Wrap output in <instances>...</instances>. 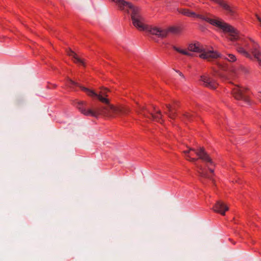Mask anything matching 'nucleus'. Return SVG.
<instances>
[{
	"mask_svg": "<svg viewBox=\"0 0 261 261\" xmlns=\"http://www.w3.org/2000/svg\"><path fill=\"white\" fill-rule=\"evenodd\" d=\"M179 13L188 16L192 17H198L202 20H204L211 24L218 27L219 29L222 30L225 33L228 34V38L231 41L236 40H243L241 38L239 32L232 26L225 23V22L219 19L211 18L207 16H205L201 15H197L195 13L190 11L187 9H178Z\"/></svg>",
	"mask_w": 261,
	"mask_h": 261,
	"instance_id": "f03ea898",
	"label": "nucleus"
},
{
	"mask_svg": "<svg viewBox=\"0 0 261 261\" xmlns=\"http://www.w3.org/2000/svg\"><path fill=\"white\" fill-rule=\"evenodd\" d=\"M247 89L234 85L232 88V94L237 100H242L247 103H250V100L246 94Z\"/></svg>",
	"mask_w": 261,
	"mask_h": 261,
	"instance_id": "6e6552de",
	"label": "nucleus"
},
{
	"mask_svg": "<svg viewBox=\"0 0 261 261\" xmlns=\"http://www.w3.org/2000/svg\"><path fill=\"white\" fill-rule=\"evenodd\" d=\"M219 56H217L215 59L220 57L223 59L226 60L229 62H234L236 61L237 58L231 54H226L225 56L218 53Z\"/></svg>",
	"mask_w": 261,
	"mask_h": 261,
	"instance_id": "2eb2a0df",
	"label": "nucleus"
},
{
	"mask_svg": "<svg viewBox=\"0 0 261 261\" xmlns=\"http://www.w3.org/2000/svg\"><path fill=\"white\" fill-rule=\"evenodd\" d=\"M239 71L241 73H243L244 74H247L249 73V69L247 68H246L244 66H241L239 67Z\"/></svg>",
	"mask_w": 261,
	"mask_h": 261,
	"instance_id": "a211bd4d",
	"label": "nucleus"
},
{
	"mask_svg": "<svg viewBox=\"0 0 261 261\" xmlns=\"http://www.w3.org/2000/svg\"><path fill=\"white\" fill-rule=\"evenodd\" d=\"M154 109V111L155 112V114H154L153 113H150L151 117L152 118V119L156 120V121L162 123L163 122V120L162 119L163 115L161 112L160 110H155V108L153 107Z\"/></svg>",
	"mask_w": 261,
	"mask_h": 261,
	"instance_id": "f8f14e48",
	"label": "nucleus"
},
{
	"mask_svg": "<svg viewBox=\"0 0 261 261\" xmlns=\"http://www.w3.org/2000/svg\"><path fill=\"white\" fill-rule=\"evenodd\" d=\"M166 108L168 109V112L165 113L171 119H174L176 116L175 109L174 107H172L169 104L166 105Z\"/></svg>",
	"mask_w": 261,
	"mask_h": 261,
	"instance_id": "4468645a",
	"label": "nucleus"
},
{
	"mask_svg": "<svg viewBox=\"0 0 261 261\" xmlns=\"http://www.w3.org/2000/svg\"><path fill=\"white\" fill-rule=\"evenodd\" d=\"M145 111H146L147 112L149 113L145 107H140V111L139 113L142 114L144 117H147L145 113Z\"/></svg>",
	"mask_w": 261,
	"mask_h": 261,
	"instance_id": "aec40b11",
	"label": "nucleus"
},
{
	"mask_svg": "<svg viewBox=\"0 0 261 261\" xmlns=\"http://www.w3.org/2000/svg\"><path fill=\"white\" fill-rule=\"evenodd\" d=\"M173 48L177 51V52L180 53V54H182L183 55H187V56H192V54L185 50H183V49H181L175 46H173Z\"/></svg>",
	"mask_w": 261,
	"mask_h": 261,
	"instance_id": "f3484780",
	"label": "nucleus"
},
{
	"mask_svg": "<svg viewBox=\"0 0 261 261\" xmlns=\"http://www.w3.org/2000/svg\"><path fill=\"white\" fill-rule=\"evenodd\" d=\"M213 209L215 212L224 216L225 212L228 210V207L222 201H218L214 206Z\"/></svg>",
	"mask_w": 261,
	"mask_h": 261,
	"instance_id": "9b49d317",
	"label": "nucleus"
},
{
	"mask_svg": "<svg viewBox=\"0 0 261 261\" xmlns=\"http://www.w3.org/2000/svg\"><path fill=\"white\" fill-rule=\"evenodd\" d=\"M184 116L189 121H192L193 120L194 115L189 113H187L186 114H185L184 115Z\"/></svg>",
	"mask_w": 261,
	"mask_h": 261,
	"instance_id": "6ab92c4d",
	"label": "nucleus"
},
{
	"mask_svg": "<svg viewBox=\"0 0 261 261\" xmlns=\"http://www.w3.org/2000/svg\"><path fill=\"white\" fill-rule=\"evenodd\" d=\"M200 81L203 83V85L205 87H208L212 89H215L217 87L216 83L211 77L205 76L201 75L200 76Z\"/></svg>",
	"mask_w": 261,
	"mask_h": 261,
	"instance_id": "9d476101",
	"label": "nucleus"
},
{
	"mask_svg": "<svg viewBox=\"0 0 261 261\" xmlns=\"http://www.w3.org/2000/svg\"><path fill=\"white\" fill-rule=\"evenodd\" d=\"M250 40L252 42V45L250 46L248 43L244 41V46L249 49L251 54L239 44L237 46V51L251 60L255 59L259 65L261 66V52L258 49L259 45L253 40L251 39Z\"/></svg>",
	"mask_w": 261,
	"mask_h": 261,
	"instance_id": "7ed1b4c3",
	"label": "nucleus"
},
{
	"mask_svg": "<svg viewBox=\"0 0 261 261\" xmlns=\"http://www.w3.org/2000/svg\"><path fill=\"white\" fill-rule=\"evenodd\" d=\"M144 21L143 18L141 16V18L139 21V25H141L142 28H141L138 26H135L138 29L141 31L146 30L147 32H149L151 34L156 35L159 37L164 38L166 37L167 35V31L166 30H162L157 27H148L145 26L143 22Z\"/></svg>",
	"mask_w": 261,
	"mask_h": 261,
	"instance_id": "0eeeda50",
	"label": "nucleus"
},
{
	"mask_svg": "<svg viewBox=\"0 0 261 261\" xmlns=\"http://www.w3.org/2000/svg\"><path fill=\"white\" fill-rule=\"evenodd\" d=\"M69 82L71 85L80 87L83 91L85 92L87 95L91 97H95L99 101L105 104V106L97 108L95 110L86 109L84 106V101H79L77 103V108L82 113L86 116H91L96 117L99 115H103L109 117H115L125 115L129 112V109L125 108L116 107L110 103L109 99L107 97L108 96V93L110 91L107 88H101L98 93L95 92L93 90L82 86L79 83L70 80Z\"/></svg>",
	"mask_w": 261,
	"mask_h": 261,
	"instance_id": "f257e3e1",
	"label": "nucleus"
},
{
	"mask_svg": "<svg viewBox=\"0 0 261 261\" xmlns=\"http://www.w3.org/2000/svg\"><path fill=\"white\" fill-rule=\"evenodd\" d=\"M175 71L176 72H177L179 74V75L180 76H181L182 78L185 79V76H184V74L181 72H180L179 71H178V70H175Z\"/></svg>",
	"mask_w": 261,
	"mask_h": 261,
	"instance_id": "412c9836",
	"label": "nucleus"
},
{
	"mask_svg": "<svg viewBox=\"0 0 261 261\" xmlns=\"http://www.w3.org/2000/svg\"><path fill=\"white\" fill-rule=\"evenodd\" d=\"M184 153L186 159L190 162H195L199 159L207 164L215 166L214 163L203 147H200L197 149L190 148L184 151Z\"/></svg>",
	"mask_w": 261,
	"mask_h": 261,
	"instance_id": "20e7f679",
	"label": "nucleus"
},
{
	"mask_svg": "<svg viewBox=\"0 0 261 261\" xmlns=\"http://www.w3.org/2000/svg\"><path fill=\"white\" fill-rule=\"evenodd\" d=\"M197 167L198 169V172L199 176L203 178H208L210 180H212V181H214V179L212 178V175H214V169L211 168L208 164L206 165V167H207L210 172V174H209L207 173V171L205 168L202 167L201 165H197Z\"/></svg>",
	"mask_w": 261,
	"mask_h": 261,
	"instance_id": "1a4fd4ad",
	"label": "nucleus"
},
{
	"mask_svg": "<svg viewBox=\"0 0 261 261\" xmlns=\"http://www.w3.org/2000/svg\"><path fill=\"white\" fill-rule=\"evenodd\" d=\"M188 50L193 52L201 53L199 57L208 61H211L219 56L218 53L217 51L206 50L204 48L201 47L199 43L190 44L188 46Z\"/></svg>",
	"mask_w": 261,
	"mask_h": 261,
	"instance_id": "423d86ee",
	"label": "nucleus"
},
{
	"mask_svg": "<svg viewBox=\"0 0 261 261\" xmlns=\"http://www.w3.org/2000/svg\"><path fill=\"white\" fill-rule=\"evenodd\" d=\"M166 31H167V34L168 33H171L173 34H178L181 32V29L180 27H171L168 30H166Z\"/></svg>",
	"mask_w": 261,
	"mask_h": 261,
	"instance_id": "dca6fc26",
	"label": "nucleus"
},
{
	"mask_svg": "<svg viewBox=\"0 0 261 261\" xmlns=\"http://www.w3.org/2000/svg\"><path fill=\"white\" fill-rule=\"evenodd\" d=\"M116 3L121 10H124L125 7H128L132 11L131 18L133 25L134 26H138L142 28L141 25H139L138 23L141 18V15L140 14L139 9L138 8L134 6L130 3L127 2L124 0H118Z\"/></svg>",
	"mask_w": 261,
	"mask_h": 261,
	"instance_id": "39448f33",
	"label": "nucleus"
},
{
	"mask_svg": "<svg viewBox=\"0 0 261 261\" xmlns=\"http://www.w3.org/2000/svg\"><path fill=\"white\" fill-rule=\"evenodd\" d=\"M67 54L68 56L72 57L74 59L75 63H79L81 64L82 65L85 66V63H84V61L82 59L79 58L77 56L76 54L73 51H72L70 48H69V49L67 51Z\"/></svg>",
	"mask_w": 261,
	"mask_h": 261,
	"instance_id": "ddd939ff",
	"label": "nucleus"
},
{
	"mask_svg": "<svg viewBox=\"0 0 261 261\" xmlns=\"http://www.w3.org/2000/svg\"><path fill=\"white\" fill-rule=\"evenodd\" d=\"M113 1H114L115 0H113Z\"/></svg>",
	"mask_w": 261,
	"mask_h": 261,
	"instance_id": "5701e85b",
	"label": "nucleus"
},
{
	"mask_svg": "<svg viewBox=\"0 0 261 261\" xmlns=\"http://www.w3.org/2000/svg\"><path fill=\"white\" fill-rule=\"evenodd\" d=\"M256 17H257V18L258 19V20L259 21V22H260V26L261 27V19L259 17H258L257 15H256Z\"/></svg>",
	"mask_w": 261,
	"mask_h": 261,
	"instance_id": "4be33fe9",
	"label": "nucleus"
}]
</instances>
